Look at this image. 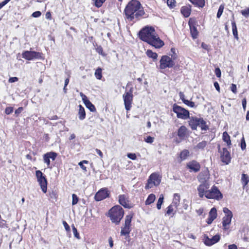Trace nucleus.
<instances>
[{"mask_svg": "<svg viewBox=\"0 0 249 249\" xmlns=\"http://www.w3.org/2000/svg\"><path fill=\"white\" fill-rule=\"evenodd\" d=\"M71 227H72V230L74 237L75 238H76L77 239H79L80 238V237L79 234L77 231V229L75 228V227L74 226V225L73 224L72 225Z\"/></svg>", "mask_w": 249, "mask_h": 249, "instance_id": "obj_47", "label": "nucleus"}, {"mask_svg": "<svg viewBox=\"0 0 249 249\" xmlns=\"http://www.w3.org/2000/svg\"><path fill=\"white\" fill-rule=\"evenodd\" d=\"M13 107H6L5 109V113L7 115H9L13 112Z\"/></svg>", "mask_w": 249, "mask_h": 249, "instance_id": "obj_52", "label": "nucleus"}, {"mask_svg": "<svg viewBox=\"0 0 249 249\" xmlns=\"http://www.w3.org/2000/svg\"><path fill=\"white\" fill-rule=\"evenodd\" d=\"M223 197V194L218 188L215 185H213L211 189H209L208 194L206 195V198L207 199H214L217 201L221 200Z\"/></svg>", "mask_w": 249, "mask_h": 249, "instance_id": "obj_7", "label": "nucleus"}, {"mask_svg": "<svg viewBox=\"0 0 249 249\" xmlns=\"http://www.w3.org/2000/svg\"><path fill=\"white\" fill-rule=\"evenodd\" d=\"M124 211L123 208L119 205H116L112 207L108 212V217H109L112 223L115 225H119L123 218Z\"/></svg>", "mask_w": 249, "mask_h": 249, "instance_id": "obj_3", "label": "nucleus"}, {"mask_svg": "<svg viewBox=\"0 0 249 249\" xmlns=\"http://www.w3.org/2000/svg\"><path fill=\"white\" fill-rule=\"evenodd\" d=\"M133 88L131 87L128 91L125 92L123 95L125 108L127 111L130 110L133 99Z\"/></svg>", "mask_w": 249, "mask_h": 249, "instance_id": "obj_8", "label": "nucleus"}, {"mask_svg": "<svg viewBox=\"0 0 249 249\" xmlns=\"http://www.w3.org/2000/svg\"><path fill=\"white\" fill-rule=\"evenodd\" d=\"M96 51L99 54L104 56H106V53L104 52L102 47L101 45L98 46L95 48Z\"/></svg>", "mask_w": 249, "mask_h": 249, "instance_id": "obj_45", "label": "nucleus"}, {"mask_svg": "<svg viewBox=\"0 0 249 249\" xmlns=\"http://www.w3.org/2000/svg\"><path fill=\"white\" fill-rule=\"evenodd\" d=\"M220 238V237L219 235H215L212 238H209L208 237H207L205 239L204 243L206 245L210 246L218 242Z\"/></svg>", "mask_w": 249, "mask_h": 249, "instance_id": "obj_24", "label": "nucleus"}, {"mask_svg": "<svg viewBox=\"0 0 249 249\" xmlns=\"http://www.w3.org/2000/svg\"><path fill=\"white\" fill-rule=\"evenodd\" d=\"M127 156L128 158L132 160H135L137 159L136 155L135 153H128Z\"/></svg>", "mask_w": 249, "mask_h": 249, "instance_id": "obj_57", "label": "nucleus"}, {"mask_svg": "<svg viewBox=\"0 0 249 249\" xmlns=\"http://www.w3.org/2000/svg\"><path fill=\"white\" fill-rule=\"evenodd\" d=\"M95 6L97 8L101 7L106 0H92Z\"/></svg>", "mask_w": 249, "mask_h": 249, "instance_id": "obj_41", "label": "nucleus"}, {"mask_svg": "<svg viewBox=\"0 0 249 249\" xmlns=\"http://www.w3.org/2000/svg\"><path fill=\"white\" fill-rule=\"evenodd\" d=\"M217 216V213L216 209L213 207L209 213L208 217L206 220V222L208 225L212 223L213 221L216 218Z\"/></svg>", "mask_w": 249, "mask_h": 249, "instance_id": "obj_23", "label": "nucleus"}, {"mask_svg": "<svg viewBox=\"0 0 249 249\" xmlns=\"http://www.w3.org/2000/svg\"><path fill=\"white\" fill-rule=\"evenodd\" d=\"M79 109L78 111V118L80 120H83L86 118V114L84 107L81 105L78 106Z\"/></svg>", "mask_w": 249, "mask_h": 249, "instance_id": "obj_30", "label": "nucleus"}, {"mask_svg": "<svg viewBox=\"0 0 249 249\" xmlns=\"http://www.w3.org/2000/svg\"><path fill=\"white\" fill-rule=\"evenodd\" d=\"M23 110V107H19L18 108H17L15 111V113L16 116L18 117L19 115V114L22 112Z\"/></svg>", "mask_w": 249, "mask_h": 249, "instance_id": "obj_58", "label": "nucleus"}, {"mask_svg": "<svg viewBox=\"0 0 249 249\" xmlns=\"http://www.w3.org/2000/svg\"><path fill=\"white\" fill-rule=\"evenodd\" d=\"M177 209H175V206L171 204L167 207L165 215L173 217L176 214Z\"/></svg>", "mask_w": 249, "mask_h": 249, "instance_id": "obj_27", "label": "nucleus"}, {"mask_svg": "<svg viewBox=\"0 0 249 249\" xmlns=\"http://www.w3.org/2000/svg\"><path fill=\"white\" fill-rule=\"evenodd\" d=\"M188 25L192 37L195 39L198 37L199 32L197 29V21L195 18H190Z\"/></svg>", "mask_w": 249, "mask_h": 249, "instance_id": "obj_12", "label": "nucleus"}, {"mask_svg": "<svg viewBox=\"0 0 249 249\" xmlns=\"http://www.w3.org/2000/svg\"><path fill=\"white\" fill-rule=\"evenodd\" d=\"M209 188L210 184L209 182L201 183V184H200L197 188V190L198 191L199 197L201 198L204 196L206 197V195L207 194H208Z\"/></svg>", "mask_w": 249, "mask_h": 249, "instance_id": "obj_17", "label": "nucleus"}, {"mask_svg": "<svg viewBox=\"0 0 249 249\" xmlns=\"http://www.w3.org/2000/svg\"><path fill=\"white\" fill-rule=\"evenodd\" d=\"M22 56L23 58L27 60H32L33 59H43V54L42 53L36 51H25L22 53Z\"/></svg>", "mask_w": 249, "mask_h": 249, "instance_id": "obj_11", "label": "nucleus"}, {"mask_svg": "<svg viewBox=\"0 0 249 249\" xmlns=\"http://www.w3.org/2000/svg\"><path fill=\"white\" fill-rule=\"evenodd\" d=\"M72 205H74L78 203V201L79 200L78 197L76 195L73 194L72 195Z\"/></svg>", "mask_w": 249, "mask_h": 249, "instance_id": "obj_48", "label": "nucleus"}, {"mask_svg": "<svg viewBox=\"0 0 249 249\" xmlns=\"http://www.w3.org/2000/svg\"><path fill=\"white\" fill-rule=\"evenodd\" d=\"M242 15L247 17L249 16V8L245 9V10H242L241 12Z\"/></svg>", "mask_w": 249, "mask_h": 249, "instance_id": "obj_55", "label": "nucleus"}, {"mask_svg": "<svg viewBox=\"0 0 249 249\" xmlns=\"http://www.w3.org/2000/svg\"><path fill=\"white\" fill-rule=\"evenodd\" d=\"M194 6L198 8H203L205 5V0H189Z\"/></svg>", "mask_w": 249, "mask_h": 249, "instance_id": "obj_28", "label": "nucleus"}, {"mask_svg": "<svg viewBox=\"0 0 249 249\" xmlns=\"http://www.w3.org/2000/svg\"><path fill=\"white\" fill-rule=\"evenodd\" d=\"M224 9V4H221L219 7V8H218V11L217 13L216 17L217 18H220V17L221 16V15L223 12Z\"/></svg>", "mask_w": 249, "mask_h": 249, "instance_id": "obj_42", "label": "nucleus"}, {"mask_svg": "<svg viewBox=\"0 0 249 249\" xmlns=\"http://www.w3.org/2000/svg\"><path fill=\"white\" fill-rule=\"evenodd\" d=\"M177 135L179 139H177L175 142L179 143L185 139L188 135V129L185 125L180 126L178 130Z\"/></svg>", "mask_w": 249, "mask_h": 249, "instance_id": "obj_16", "label": "nucleus"}, {"mask_svg": "<svg viewBox=\"0 0 249 249\" xmlns=\"http://www.w3.org/2000/svg\"><path fill=\"white\" fill-rule=\"evenodd\" d=\"M218 151L220 153V159L225 164H228L231 162V157L229 151L226 148H223L220 151V145H218Z\"/></svg>", "mask_w": 249, "mask_h": 249, "instance_id": "obj_15", "label": "nucleus"}, {"mask_svg": "<svg viewBox=\"0 0 249 249\" xmlns=\"http://www.w3.org/2000/svg\"><path fill=\"white\" fill-rule=\"evenodd\" d=\"M175 0H167V4L170 8H174L175 6Z\"/></svg>", "mask_w": 249, "mask_h": 249, "instance_id": "obj_49", "label": "nucleus"}, {"mask_svg": "<svg viewBox=\"0 0 249 249\" xmlns=\"http://www.w3.org/2000/svg\"><path fill=\"white\" fill-rule=\"evenodd\" d=\"M186 167L190 172L196 173L200 171L201 165L197 161L192 160L186 163Z\"/></svg>", "mask_w": 249, "mask_h": 249, "instance_id": "obj_18", "label": "nucleus"}, {"mask_svg": "<svg viewBox=\"0 0 249 249\" xmlns=\"http://www.w3.org/2000/svg\"><path fill=\"white\" fill-rule=\"evenodd\" d=\"M80 96L82 97V100L84 103L86 107L91 112H96V109L94 105L92 104V103L88 99L87 97L83 93H80Z\"/></svg>", "mask_w": 249, "mask_h": 249, "instance_id": "obj_22", "label": "nucleus"}, {"mask_svg": "<svg viewBox=\"0 0 249 249\" xmlns=\"http://www.w3.org/2000/svg\"><path fill=\"white\" fill-rule=\"evenodd\" d=\"M230 89H231V90L232 91V92L233 93H234V94L237 93V87H236V85L235 84H232L231 86Z\"/></svg>", "mask_w": 249, "mask_h": 249, "instance_id": "obj_54", "label": "nucleus"}, {"mask_svg": "<svg viewBox=\"0 0 249 249\" xmlns=\"http://www.w3.org/2000/svg\"><path fill=\"white\" fill-rule=\"evenodd\" d=\"M138 37L141 40L157 49H160L164 45L163 41L160 38L155 28L151 26L147 25L141 29L138 33Z\"/></svg>", "mask_w": 249, "mask_h": 249, "instance_id": "obj_1", "label": "nucleus"}, {"mask_svg": "<svg viewBox=\"0 0 249 249\" xmlns=\"http://www.w3.org/2000/svg\"><path fill=\"white\" fill-rule=\"evenodd\" d=\"M156 199L155 195L153 194H150L146 200H145V204L146 205H150L153 203Z\"/></svg>", "mask_w": 249, "mask_h": 249, "instance_id": "obj_36", "label": "nucleus"}, {"mask_svg": "<svg viewBox=\"0 0 249 249\" xmlns=\"http://www.w3.org/2000/svg\"><path fill=\"white\" fill-rule=\"evenodd\" d=\"M189 120L188 121V124L191 129L193 130H196L197 126L199 125V123L201 118H198L196 116H189Z\"/></svg>", "mask_w": 249, "mask_h": 249, "instance_id": "obj_20", "label": "nucleus"}, {"mask_svg": "<svg viewBox=\"0 0 249 249\" xmlns=\"http://www.w3.org/2000/svg\"><path fill=\"white\" fill-rule=\"evenodd\" d=\"M208 142L206 141H203L196 146L195 148L197 150H203L207 145Z\"/></svg>", "mask_w": 249, "mask_h": 249, "instance_id": "obj_38", "label": "nucleus"}, {"mask_svg": "<svg viewBox=\"0 0 249 249\" xmlns=\"http://www.w3.org/2000/svg\"><path fill=\"white\" fill-rule=\"evenodd\" d=\"M199 126L201 128V130L206 131L209 129V126L206 124V121L202 118H201L200 120Z\"/></svg>", "mask_w": 249, "mask_h": 249, "instance_id": "obj_37", "label": "nucleus"}, {"mask_svg": "<svg viewBox=\"0 0 249 249\" xmlns=\"http://www.w3.org/2000/svg\"><path fill=\"white\" fill-rule=\"evenodd\" d=\"M231 217L224 216L222 218V227L224 230L226 231L229 229L231 223Z\"/></svg>", "mask_w": 249, "mask_h": 249, "instance_id": "obj_26", "label": "nucleus"}, {"mask_svg": "<svg viewBox=\"0 0 249 249\" xmlns=\"http://www.w3.org/2000/svg\"><path fill=\"white\" fill-rule=\"evenodd\" d=\"M180 200V196L178 194L176 193L174 195V197L173 201L171 203L174 206H175V209H178V206L179 205Z\"/></svg>", "mask_w": 249, "mask_h": 249, "instance_id": "obj_31", "label": "nucleus"}, {"mask_svg": "<svg viewBox=\"0 0 249 249\" xmlns=\"http://www.w3.org/2000/svg\"><path fill=\"white\" fill-rule=\"evenodd\" d=\"M222 139L224 142L227 143V146L230 147L231 145V138L230 136L226 131L223 133Z\"/></svg>", "mask_w": 249, "mask_h": 249, "instance_id": "obj_32", "label": "nucleus"}, {"mask_svg": "<svg viewBox=\"0 0 249 249\" xmlns=\"http://www.w3.org/2000/svg\"><path fill=\"white\" fill-rule=\"evenodd\" d=\"M110 196V192L107 188H102L100 189L95 195L94 199L97 201L103 200Z\"/></svg>", "mask_w": 249, "mask_h": 249, "instance_id": "obj_13", "label": "nucleus"}, {"mask_svg": "<svg viewBox=\"0 0 249 249\" xmlns=\"http://www.w3.org/2000/svg\"><path fill=\"white\" fill-rule=\"evenodd\" d=\"M154 140V138L150 136H147L146 138L144 139V141L147 143H152Z\"/></svg>", "mask_w": 249, "mask_h": 249, "instance_id": "obj_51", "label": "nucleus"}, {"mask_svg": "<svg viewBox=\"0 0 249 249\" xmlns=\"http://www.w3.org/2000/svg\"><path fill=\"white\" fill-rule=\"evenodd\" d=\"M231 26H232L233 35L235 39H236L237 40H238L239 37H238V31H237L236 23L234 19V18H233V20L231 21Z\"/></svg>", "mask_w": 249, "mask_h": 249, "instance_id": "obj_33", "label": "nucleus"}, {"mask_svg": "<svg viewBox=\"0 0 249 249\" xmlns=\"http://www.w3.org/2000/svg\"><path fill=\"white\" fill-rule=\"evenodd\" d=\"M210 177L209 171L208 168L203 170L197 176V179L200 183L208 182L207 181Z\"/></svg>", "mask_w": 249, "mask_h": 249, "instance_id": "obj_19", "label": "nucleus"}, {"mask_svg": "<svg viewBox=\"0 0 249 249\" xmlns=\"http://www.w3.org/2000/svg\"><path fill=\"white\" fill-rule=\"evenodd\" d=\"M134 216V213L132 212H130L128 214L126 215L124 219V223L121 227V236H125V239L127 240L128 238V241L130 239L129 234L131 231V221Z\"/></svg>", "mask_w": 249, "mask_h": 249, "instance_id": "obj_4", "label": "nucleus"}, {"mask_svg": "<svg viewBox=\"0 0 249 249\" xmlns=\"http://www.w3.org/2000/svg\"><path fill=\"white\" fill-rule=\"evenodd\" d=\"M41 15V13L40 11H37L36 12H34L32 15V16L34 18H38Z\"/></svg>", "mask_w": 249, "mask_h": 249, "instance_id": "obj_59", "label": "nucleus"}, {"mask_svg": "<svg viewBox=\"0 0 249 249\" xmlns=\"http://www.w3.org/2000/svg\"><path fill=\"white\" fill-rule=\"evenodd\" d=\"M241 182L243 187H245L249 182V177L247 174H242Z\"/></svg>", "mask_w": 249, "mask_h": 249, "instance_id": "obj_35", "label": "nucleus"}, {"mask_svg": "<svg viewBox=\"0 0 249 249\" xmlns=\"http://www.w3.org/2000/svg\"><path fill=\"white\" fill-rule=\"evenodd\" d=\"M124 12L125 18L129 21L139 20L145 15L143 7L138 0H131L129 1Z\"/></svg>", "mask_w": 249, "mask_h": 249, "instance_id": "obj_2", "label": "nucleus"}, {"mask_svg": "<svg viewBox=\"0 0 249 249\" xmlns=\"http://www.w3.org/2000/svg\"><path fill=\"white\" fill-rule=\"evenodd\" d=\"M95 76L98 80H101L102 77V69L101 68H98L95 71Z\"/></svg>", "mask_w": 249, "mask_h": 249, "instance_id": "obj_39", "label": "nucleus"}, {"mask_svg": "<svg viewBox=\"0 0 249 249\" xmlns=\"http://www.w3.org/2000/svg\"><path fill=\"white\" fill-rule=\"evenodd\" d=\"M180 12L184 17L187 18L189 17L191 12V6H182L180 9Z\"/></svg>", "mask_w": 249, "mask_h": 249, "instance_id": "obj_29", "label": "nucleus"}, {"mask_svg": "<svg viewBox=\"0 0 249 249\" xmlns=\"http://www.w3.org/2000/svg\"><path fill=\"white\" fill-rule=\"evenodd\" d=\"M89 163V161L86 160H83L78 163V165L80 166L81 169L84 171L87 172V167L84 165V163L88 164Z\"/></svg>", "mask_w": 249, "mask_h": 249, "instance_id": "obj_44", "label": "nucleus"}, {"mask_svg": "<svg viewBox=\"0 0 249 249\" xmlns=\"http://www.w3.org/2000/svg\"><path fill=\"white\" fill-rule=\"evenodd\" d=\"M63 224L64 228L68 233L71 232V229L68 224L65 221H63Z\"/></svg>", "mask_w": 249, "mask_h": 249, "instance_id": "obj_50", "label": "nucleus"}, {"mask_svg": "<svg viewBox=\"0 0 249 249\" xmlns=\"http://www.w3.org/2000/svg\"><path fill=\"white\" fill-rule=\"evenodd\" d=\"M223 212L225 214V216H229V217H232L233 214L231 210H230L228 208L225 207L223 210Z\"/></svg>", "mask_w": 249, "mask_h": 249, "instance_id": "obj_43", "label": "nucleus"}, {"mask_svg": "<svg viewBox=\"0 0 249 249\" xmlns=\"http://www.w3.org/2000/svg\"><path fill=\"white\" fill-rule=\"evenodd\" d=\"M145 53L146 55L149 58H152L153 61H155L157 59L158 56V54L155 52H153L152 50H147Z\"/></svg>", "mask_w": 249, "mask_h": 249, "instance_id": "obj_34", "label": "nucleus"}, {"mask_svg": "<svg viewBox=\"0 0 249 249\" xmlns=\"http://www.w3.org/2000/svg\"><path fill=\"white\" fill-rule=\"evenodd\" d=\"M190 156V152L187 149H183L178 154V161L181 163L182 161L186 160Z\"/></svg>", "mask_w": 249, "mask_h": 249, "instance_id": "obj_25", "label": "nucleus"}, {"mask_svg": "<svg viewBox=\"0 0 249 249\" xmlns=\"http://www.w3.org/2000/svg\"><path fill=\"white\" fill-rule=\"evenodd\" d=\"M164 196L162 194H161L160 196V197L158 199L157 203V208L158 210H160L161 207V205L163 202Z\"/></svg>", "mask_w": 249, "mask_h": 249, "instance_id": "obj_40", "label": "nucleus"}, {"mask_svg": "<svg viewBox=\"0 0 249 249\" xmlns=\"http://www.w3.org/2000/svg\"><path fill=\"white\" fill-rule=\"evenodd\" d=\"M214 86L215 88V89L217 90V91L219 92H220V86L219 85V84L217 82H214Z\"/></svg>", "mask_w": 249, "mask_h": 249, "instance_id": "obj_63", "label": "nucleus"}, {"mask_svg": "<svg viewBox=\"0 0 249 249\" xmlns=\"http://www.w3.org/2000/svg\"><path fill=\"white\" fill-rule=\"evenodd\" d=\"M18 80V78L17 77H10L9 80H8V82L9 83H14V82H17Z\"/></svg>", "mask_w": 249, "mask_h": 249, "instance_id": "obj_62", "label": "nucleus"}, {"mask_svg": "<svg viewBox=\"0 0 249 249\" xmlns=\"http://www.w3.org/2000/svg\"><path fill=\"white\" fill-rule=\"evenodd\" d=\"M36 176L42 192L46 193L47 190V180L46 176L40 170L36 171Z\"/></svg>", "mask_w": 249, "mask_h": 249, "instance_id": "obj_10", "label": "nucleus"}, {"mask_svg": "<svg viewBox=\"0 0 249 249\" xmlns=\"http://www.w3.org/2000/svg\"><path fill=\"white\" fill-rule=\"evenodd\" d=\"M45 17L47 19L51 20L52 18L51 13L50 11L46 12Z\"/></svg>", "mask_w": 249, "mask_h": 249, "instance_id": "obj_64", "label": "nucleus"}, {"mask_svg": "<svg viewBox=\"0 0 249 249\" xmlns=\"http://www.w3.org/2000/svg\"><path fill=\"white\" fill-rule=\"evenodd\" d=\"M240 146L241 149L244 150L246 149V144L245 142V140L244 137H242L241 141V144Z\"/></svg>", "mask_w": 249, "mask_h": 249, "instance_id": "obj_53", "label": "nucleus"}, {"mask_svg": "<svg viewBox=\"0 0 249 249\" xmlns=\"http://www.w3.org/2000/svg\"><path fill=\"white\" fill-rule=\"evenodd\" d=\"M57 156V153L54 152H47L43 156V161L47 164V166L49 167L50 165V159L53 160H54Z\"/></svg>", "mask_w": 249, "mask_h": 249, "instance_id": "obj_21", "label": "nucleus"}, {"mask_svg": "<svg viewBox=\"0 0 249 249\" xmlns=\"http://www.w3.org/2000/svg\"><path fill=\"white\" fill-rule=\"evenodd\" d=\"M175 63L174 60L168 55H162L160 60V69L164 70L173 68Z\"/></svg>", "mask_w": 249, "mask_h": 249, "instance_id": "obj_9", "label": "nucleus"}, {"mask_svg": "<svg viewBox=\"0 0 249 249\" xmlns=\"http://www.w3.org/2000/svg\"><path fill=\"white\" fill-rule=\"evenodd\" d=\"M183 103L191 107H196L195 102L189 101L188 100L183 101Z\"/></svg>", "mask_w": 249, "mask_h": 249, "instance_id": "obj_46", "label": "nucleus"}, {"mask_svg": "<svg viewBox=\"0 0 249 249\" xmlns=\"http://www.w3.org/2000/svg\"><path fill=\"white\" fill-rule=\"evenodd\" d=\"M49 196L50 198L52 199H56L57 198V194L53 191H52L51 193H50Z\"/></svg>", "mask_w": 249, "mask_h": 249, "instance_id": "obj_61", "label": "nucleus"}, {"mask_svg": "<svg viewBox=\"0 0 249 249\" xmlns=\"http://www.w3.org/2000/svg\"><path fill=\"white\" fill-rule=\"evenodd\" d=\"M201 46L203 49H204L208 51H209L210 48V46L207 45V44L205 43L204 42H202L201 43Z\"/></svg>", "mask_w": 249, "mask_h": 249, "instance_id": "obj_60", "label": "nucleus"}, {"mask_svg": "<svg viewBox=\"0 0 249 249\" xmlns=\"http://www.w3.org/2000/svg\"><path fill=\"white\" fill-rule=\"evenodd\" d=\"M118 201L119 204L124 208L131 209L133 207L134 205L131 202L128 196L126 195H119L118 196Z\"/></svg>", "mask_w": 249, "mask_h": 249, "instance_id": "obj_14", "label": "nucleus"}, {"mask_svg": "<svg viewBox=\"0 0 249 249\" xmlns=\"http://www.w3.org/2000/svg\"><path fill=\"white\" fill-rule=\"evenodd\" d=\"M173 111L177 114L178 118L182 120H187L189 118V110L176 104H174L173 106Z\"/></svg>", "mask_w": 249, "mask_h": 249, "instance_id": "obj_6", "label": "nucleus"}, {"mask_svg": "<svg viewBox=\"0 0 249 249\" xmlns=\"http://www.w3.org/2000/svg\"><path fill=\"white\" fill-rule=\"evenodd\" d=\"M161 179V177L158 173H153L149 177L147 183L145 185V189H149L153 187L154 186H158Z\"/></svg>", "mask_w": 249, "mask_h": 249, "instance_id": "obj_5", "label": "nucleus"}, {"mask_svg": "<svg viewBox=\"0 0 249 249\" xmlns=\"http://www.w3.org/2000/svg\"><path fill=\"white\" fill-rule=\"evenodd\" d=\"M214 73L217 77L220 78L221 77V72L220 69L219 68H216L215 69Z\"/></svg>", "mask_w": 249, "mask_h": 249, "instance_id": "obj_56", "label": "nucleus"}]
</instances>
